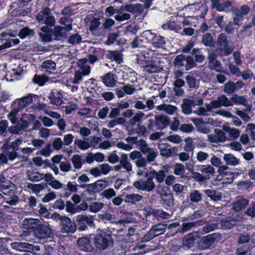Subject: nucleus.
<instances>
[{
  "mask_svg": "<svg viewBox=\"0 0 255 255\" xmlns=\"http://www.w3.org/2000/svg\"><path fill=\"white\" fill-rule=\"evenodd\" d=\"M143 154L145 155V157L143 156L139 150H133L129 154L130 159L134 161L137 168L146 169V167L148 163L155 161L158 155V151L157 149L150 147Z\"/></svg>",
  "mask_w": 255,
  "mask_h": 255,
  "instance_id": "f257e3e1",
  "label": "nucleus"
},
{
  "mask_svg": "<svg viewBox=\"0 0 255 255\" xmlns=\"http://www.w3.org/2000/svg\"><path fill=\"white\" fill-rule=\"evenodd\" d=\"M94 241L95 247L100 251L112 247L114 245L111 235L106 233L96 235Z\"/></svg>",
  "mask_w": 255,
  "mask_h": 255,
  "instance_id": "f03ea898",
  "label": "nucleus"
},
{
  "mask_svg": "<svg viewBox=\"0 0 255 255\" xmlns=\"http://www.w3.org/2000/svg\"><path fill=\"white\" fill-rule=\"evenodd\" d=\"M203 104V99L200 97H190L189 98H184L181 105L182 112L186 115H189L193 113L192 110V107L195 106H200Z\"/></svg>",
  "mask_w": 255,
  "mask_h": 255,
  "instance_id": "7ed1b4c3",
  "label": "nucleus"
},
{
  "mask_svg": "<svg viewBox=\"0 0 255 255\" xmlns=\"http://www.w3.org/2000/svg\"><path fill=\"white\" fill-rule=\"evenodd\" d=\"M36 19L38 23L45 24L49 27L54 26L55 19L50 9L48 7H43L37 14Z\"/></svg>",
  "mask_w": 255,
  "mask_h": 255,
  "instance_id": "20e7f679",
  "label": "nucleus"
},
{
  "mask_svg": "<svg viewBox=\"0 0 255 255\" xmlns=\"http://www.w3.org/2000/svg\"><path fill=\"white\" fill-rule=\"evenodd\" d=\"M221 234L217 233L208 235L202 237L197 243V248L200 251L209 249L211 246L215 242L220 241Z\"/></svg>",
  "mask_w": 255,
  "mask_h": 255,
  "instance_id": "39448f33",
  "label": "nucleus"
},
{
  "mask_svg": "<svg viewBox=\"0 0 255 255\" xmlns=\"http://www.w3.org/2000/svg\"><path fill=\"white\" fill-rule=\"evenodd\" d=\"M20 157L15 150L9 147L8 145L3 144L0 149V161L1 163H7Z\"/></svg>",
  "mask_w": 255,
  "mask_h": 255,
  "instance_id": "423d86ee",
  "label": "nucleus"
},
{
  "mask_svg": "<svg viewBox=\"0 0 255 255\" xmlns=\"http://www.w3.org/2000/svg\"><path fill=\"white\" fill-rule=\"evenodd\" d=\"M75 222L79 231H83L88 229V226L94 227L93 216L86 214H81L76 217Z\"/></svg>",
  "mask_w": 255,
  "mask_h": 255,
  "instance_id": "0eeeda50",
  "label": "nucleus"
},
{
  "mask_svg": "<svg viewBox=\"0 0 255 255\" xmlns=\"http://www.w3.org/2000/svg\"><path fill=\"white\" fill-rule=\"evenodd\" d=\"M167 225L165 224H157L153 225L142 239L143 242H147L156 237L163 234L166 231Z\"/></svg>",
  "mask_w": 255,
  "mask_h": 255,
  "instance_id": "6e6552de",
  "label": "nucleus"
},
{
  "mask_svg": "<svg viewBox=\"0 0 255 255\" xmlns=\"http://www.w3.org/2000/svg\"><path fill=\"white\" fill-rule=\"evenodd\" d=\"M216 43L219 49L223 51L226 55H230L233 51L228 36L225 33H221L218 36Z\"/></svg>",
  "mask_w": 255,
  "mask_h": 255,
  "instance_id": "1a4fd4ad",
  "label": "nucleus"
},
{
  "mask_svg": "<svg viewBox=\"0 0 255 255\" xmlns=\"http://www.w3.org/2000/svg\"><path fill=\"white\" fill-rule=\"evenodd\" d=\"M133 186L138 190L149 192L153 191L156 187V185L151 176L147 178L146 180L140 179L135 181L133 182Z\"/></svg>",
  "mask_w": 255,
  "mask_h": 255,
  "instance_id": "9d476101",
  "label": "nucleus"
},
{
  "mask_svg": "<svg viewBox=\"0 0 255 255\" xmlns=\"http://www.w3.org/2000/svg\"><path fill=\"white\" fill-rule=\"evenodd\" d=\"M157 147L160 155L163 157L168 158L177 155V148L175 147H171L168 143H160Z\"/></svg>",
  "mask_w": 255,
  "mask_h": 255,
  "instance_id": "9b49d317",
  "label": "nucleus"
},
{
  "mask_svg": "<svg viewBox=\"0 0 255 255\" xmlns=\"http://www.w3.org/2000/svg\"><path fill=\"white\" fill-rule=\"evenodd\" d=\"M34 234L37 238L41 240L51 238L53 235V233L48 226L45 225L41 223L35 231Z\"/></svg>",
  "mask_w": 255,
  "mask_h": 255,
  "instance_id": "f8f14e48",
  "label": "nucleus"
},
{
  "mask_svg": "<svg viewBox=\"0 0 255 255\" xmlns=\"http://www.w3.org/2000/svg\"><path fill=\"white\" fill-rule=\"evenodd\" d=\"M72 29V24H67V25L65 26H61L59 25L55 26L53 31L54 39L59 40L62 38L66 37L68 35V32Z\"/></svg>",
  "mask_w": 255,
  "mask_h": 255,
  "instance_id": "ddd939ff",
  "label": "nucleus"
},
{
  "mask_svg": "<svg viewBox=\"0 0 255 255\" xmlns=\"http://www.w3.org/2000/svg\"><path fill=\"white\" fill-rule=\"evenodd\" d=\"M34 96L33 94H29L20 98L16 99L12 103V106H16L18 108L22 110L33 102V98Z\"/></svg>",
  "mask_w": 255,
  "mask_h": 255,
  "instance_id": "4468645a",
  "label": "nucleus"
},
{
  "mask_svg": "<svg viewBox=\"0 0 255 255\" xmlns=\"http://www.w3.org/2000/svg\"><path fill=\"white\" fill-rule=\"evenodd\" d=\"M207 140L211 143L224 142L226 140L225 133L219 128H215L214 133L207 135Z\"/></svg>",
  "mask_w": 255,
  "mask_h": 255,
  "instance_id": "2eb2a0df",
  "label": "nucleus"
},
{
  "mask_svg": "<svg viewBox=\"0 0 255 255\" xmlns=\"http://www.w3.org/2000/svg\"><path fill=\"white\" fill-rule=\"evenodd\" d=\"M60 225L63 233H74L77 229V225L75 223L71 221V219L65 216L63 219Z\"/></svg>",
  "mask_w": 255,
  "mask_h": 255,
  "instance_id": "dca6fc26",
  "label": "nucleus"
},
{
  "mask_svg": "<svg viewBox=\"0 0 255 255\" xmlns=\"http://www.w3.org/2000/svg\"><path fill=\"white\" fill-rule=\"evenodd\" d=\"M199 238L196 232H192L186 235L182 240V244L184 248L189 249L194 246L195 242Z\"/></svg>",
  "mask_w": 255,
  "mask_h": 255,
  "instance_id": "f3484780",
  "label": "nucleus"
},
{
  "mask_svg": "<svg viewBox=\"0 0 255 255\" xmlns=\"http://www.w3.org/2000/svg\"><path fill=\"white\" fill-rule=\"evenodd\" d=\"M102 83L107 87L113 88L114 87L117 82L116 75L108 72L101 77Z\"/></svg>",
  "mask_w": 255,
  "mask_h": 255,
  "instance_id": "a211bd4d",
  "label": "nucleus"
},
{
  "mask_svg": "<svg viewBox=\"0 0 255 255\" xmlns=\"http://www.w3.org/2000/svg\"><path fill=\"white\" fill-rule=\"evenodd\" d=\"M41 223L40 221L37 219L25 218L22 222V226L23 228L32 230L34 233Z\"/></svg>",
  "mask_w": 255,
  "mask_h": 255,
  "instance_id": "6ab92c4d",
  "label": "nucleus"
},
{
  "mask_svg": "<svg viewBox=\"0 0 255 255\" xmlns=\"http://www.w3.org/2000/svg\"><path fill=\"white\" fill-rule=\"evenodd\" d=\"M220 221L215 219L209 220L205 225L200 229L201 231L205 234H207L216 229L220 228Z\"/></svg>",
  "mask_w": 255,
  "mask_h": 255,
  "instance_id": "aec40b11",
  "label": "nucleus"
},
{
  "mask_svg": "<svg viewBox=\"0 0 255 255\" xmlns=\"http://www.w3.org/2000/svg\"><path fill=\"white\" fill-rule=\"evenodd\" d=\"M51 103L56 106H60L63 103V96L61 93L56 89H54L48 96Z\"/></svg>",
  "mask_w": 255,
  "mask_h": 255,
  "instance_id": "412c9836",
  "label": "nucleus"
},
{
  "mask_svg": "<svg viewBox=\"0 0 255 255\" xmlns=\"http://www.w3.org/2000/svg\"><path fill=\"white\" fill-rule=\"evenodd\" d=\"M239 217L236 216V217H230L227 219H223L220 222L221 228L228 230L233 228L239 220Z\"/></svg>",
  "mask_w": 255,
  "mask_h": 255,
  "instance_id": "4be33fe9",
  "label": "nucleus"
},
{
  "mask_svg": "<svg viewBox=\"0 0 255 255\" xmlns=\"http://www.w3.org/2000/svg\"><path fill=\"white\" fill-rule=\"evenodd\" d=\"M157 130L165 128L169 125L170 119L169 117L164 115H159L155 116Z\"/></svg>",
  "mask_w": 255,
  "mask_h": 255,
  "instance_id": "5701e85b",
  "label": "nucleus"
},
{
  "mask_svg": "<svg viewBox=\"0 0 255 255\" xmlns=\"http://www.w3.org/2000/svg\"><path fill=\"white\" fill-rule=\"evenodd\" d=\"M108 185V182L106 180H98L95 183L90 184L88 185V190L92 192L96 193L99 192L104 188H105Z\"/></svg>",
  "mask_w": 255,
  "mask_h": 255,
  "instance_id": "b1692460",
  "label": "nucleus"
},
{
  "mask_svg": "<svg viewBox=\"0 0 255 255\" xmlns=\"http://www.w3.org/2000/svg\"><path fill=\"white\" fill-rule=\"evenodd\" d=\"M143 197L138 194L132 193L126 195L124 201L130 205H136L142 201Z\"/></svg>",
  "mask_w": 255,
  "mask_h": 255,
  "instance_id": "393cba45",
  "label": "nucleus"
},
{
  "mask_svg": "<svg viewBox=\"0 0 255 255\" xmlns=\"http://www.w3.org/2000/svg\"><path fill=\"white\" fill-rule=\"evenodd\" d=\"M28 122L25 120H20L18 121L16 125L9 128L10 132L15 134H19L28 127Z\"/></svg>",
  "mask_w": 255,
  "mask_h": 255,
  "instance_id": "a878e982",
  "label": "nucleus"
},
{
  "mask_svg": "<svg viewBox=\"0 0 255 255\" xmlns=\"http://www.w3.org/2000/svg\"><path fill=\"white\" fill-rule=\"evenodd\" d=\"M10 247L15 251L29 252L31 244L26 242H16L11 243Z\"/></svg>",
  "mask_w": 255,
  "mask_h": 255,
  "instance_id": "bb28decb",
  "label": "nucleus"
},
{
  "mask_svg": "<svg viewBox=\"0 0 255 255\" xmlns=\"http://www.w3.org/2000/svg\"><path fill=\"white\" fill-rule=\"evenodd\" d=\"M203 194L198 190H192L189 193V200L192 204H199L202 201Z\"/></svg>",
  "mask_w": 255,
  "mask_h": 255,
  "instance_id": "cd10ccee",
  "label": "nucleus"
},
{
  "mask_svg": "<svg viewBox=\"0 0 255 255\" xmlns=\"http://www.w3.org/2000/svg\"><path fill=\"white\" fill-rule=\"evenodd\" d=\"M77 245L80 249L85 252H90L92 250V246L90 244V241L88 238L84 237L79 238L77 240Z\"/></svg>",
  "mask_w": 255,
  "mask_h": 255,
  "instance_id": "c85d7f7f",
  "label": "nucleus"
},
{
  "mask_svg": "<svg viewBox=\"0 0 255 255\" xmlns=\"http://www.w3.org/2000/svg\"><path fill=\"white\" fill-rule=\"evenodd\" d=\"M29 180L31 182H38L43 179V173H41L35 169L28 170L26 172Z\"/></svg>",
  "mask_w": 255,
  "mask_h": 255,
  "instance_id": "c756f323",
  "label": "nucleus"
},
{
  "mask_svg": "<svg viewBox=\"0 0 255 255\" xmlns=\"http://www.w3.org/2000/svg\"><path fill=\"white\" fill-rule=\"evenodd\" d=\"M187 169L191 173V177L197 182L201 183H204L206 181L209 179V177H206L204 175L198 172L194 171L193 169L190 167H187Z\"/></svg>",
  "mask_w": 255,
  "mask_h": 255,
  "instance_id": "7c9ffc66",
  "label": "nucleus"
},
{
  "mask_svg": "<svg viewBox=\"0 0 255 255\" xmlns=\"http://www.w3.org/2000/svg\"><path fill=\"white\" fill-rule=\"evenodd\" d=\"M206 195L215 202H218L221 200L222 194L217 190L212 189H205L203 190Z\"/></svg>",
  "mask_w": 255,
  "mask_h": 255,
  "instance_id": "2f4dec72",
  "label": "nucleus"
},
{
  "mask_svg": "<svg viewBox=\"0 0 255 255\" xmlns=\"http://www.w3.org/2000/svg\"><path fill=\"white\" fill-rule=\"evenodd\" d=\"M120 163L122 165V167L125 169L128 173L130 174V172H131L132 170V165L128 160V154H122Z\"/></svg>",
  "mask_w": 255,
  "mask_h": 255,
  "instance_id": "473e14b6",
  "label": "nucleus"
},
{
  "mask_svg": "<svg viewBox=\"0 0 255 255\" xmlns=\"http://www.w3.org/2000/svg\"><path fill=\"white\" fill-rule=\"evenodd\" d=\"M157 110L164 111L166 114L172 115L176 112L177 108L176 106L166 104H162L156 107Z\"/></svg>",
  "mask_w": 255,
  "mask_h": 255,
  "instance_id": "72a5a7b5",
  "label": "nucleus"
},
{
  "mask_svg": "<svg viewBox=\"0 0 255 255\" xmlns=\"http://www.w3.org/2000/svg\"><path fill=\"white\" fill-rule=\"evenodd\" d=\"M87 60L85 58L80 59L76 62V65L80 68L78 71L85 73V74H90L91 67L87 64Z\"/></svg>",
  "mask_w": 255,
  "mask_h": 255,
  "instance_id": "f704fd0d",
  "label": "nucleus"
},
{
  "mask_svg": "<svg viewBox=\"0 0 255 255\" xmlns=\"http://www.w3.org/2000/svg\"><path fill=\"white\" fill-rule=\"evenodd\" d=\"M71 162L75 169H80L82 168V165L85 163V160L79 154H74L71 157Z\"/></svg>",
  "mask_w": 255,
  "mask_h": 255,
  "instance_id": "c9c22d12",
  "label": "nucleus"
},
{
  "mask_svg": "<svg viewBox=\"0 0 255 255\" xmlns=\"http://www.w3.org/2000/svg\"><path fill=\"white\" fill-rule=\"evenodd\" d=\"M198 169L202 173L205 174L206 177L213 175L215 173V168L211 165H201L198 166Z\"/></svg>",
  "mask_w": 255,
  "mask_h": 255,
  "instance_id": "e433bc0d",
  "label": "nucleus"
},
{
  "mask_svg": "<svg viewBox=\"0 0 255 255\" xmlns=\"http://www.w3.org/2000/svg\"><path fill=\"white\" fill-rule=\"evenodd\" d=\"M249 204V201L246 199H240L233 203L232 209L237 212L245 209Z\"/></svg>",
  "mask_w": 255,
  "mask_h": 255,
  "instance_id": "4c0bfd02",
  "label": "nucleus"
},
{
  "mask_svg": "<svg viewBox=\"0 0 255 255\" xmlns=\"http://www.w3.org/2000/svg\"><path fill=\"white\" fill-rule=\"evenodd\" d=\"M231 100L232 101L233 105L234 104L242 105L247 107L249 106L246 96H239L237 94H235L231 97Z\"/></svg>",
  "mask_w": 255,
  "mask_h": 255,
  "instance_id": "58836bf2",
  "label": "nucleus"
},
{
  "mask_svg": "<svg viewBox=\"0 0 255 255\" xmlns=\"http://www.w3.org/2000/svg\"><path fill=\"white\" fill-rule=\"evenodd\" d=\"M107 57L111 60L116 61L118 64H120L123 61V54L119 51H109Z\"/></svg>",
  "mask_w": 255,
  "mask_h": 255,
  "instance_id": "ea45409f",
  "label": "nucleus"
},
{
  "mask_svg": "<svg viewBox=\"0 0 255 255\" xmlns=\"http://www.w3.org/2000/svg\"><path fill=\"white\" fill-rule=\"evenodd\" d=\"M41 67L44 71L49 74L55 70L56 63L52 60H46L43 61Z\"/></svg>",
  "mask_w": 255,
  "mask_h": 255,
  "instance_id": "a19ab883",
  "label": "nucleus"
},
{
  "mask_svg": "<svg viewBox=\"0 0 255 255\" xmlns=\"http://www.w3.org/2000/svg\"><path fill=\"white\" fill-rule=\"evenodd\" d=\"M165 172L166 171L164 169L160 170L158 171L153 170L150 172V174L151 175V177H152V179L155 178L157 182L161 183L164 180Z\"/></svg>",
  "mask_w": 255,
  "mask_h": 255,
  "instance_id": "79ce46f5",
  "label": "nucleus"
},
{
  "mask_svg": "<svg viewBox=\"0 0 255 255\" xmlns=\"http://www.w3.org/2000/svg\"><path fill=\"white\" fill-rule=\"evenodd\" d=\"M202 43L209 47H214L215 46V41L213 35L210 33H206L204 34L202 38Z\"/></svg>",
  "mask_w": 255,
  "mask_h": 255,
  "instance_id": "37998d69",
  "label": "nucleus"
},
{
  "mask_svg": "<svg viewBox=\"0 0 255 255\" xmlns=\"http://www.w3.org/2000/svg\"><path fill=\"white\" fill-rule=\"evenodd\" d=\"M165 43L164 38L160 35H155L151 39V44L156 48H163Z\"/></svg>",
  "mask_w": 255,
  "mask_h": 255,
  "instance_id": "c03bdc74",
  "label": "nucleus"
},
{
  "mask_svg": "<svg viewBox=\"0 0 255 255\" xmlns=\"http://www.w3.org/2000/svg\"><path fill=\"white\" fill-rule=\"evenodd\" d=\"M0 196H1L5 202L10 206H14L19 202L18 197L15 195L14 193L9 194L8 196H4L0 193Z\"/></svg>",
  "mask_w": 255,
  "mask_h": 255,
  "instance_id": "a18cd8bd",
  "label": "nucleus"
},
{
  "mask_svg": "<svg viewBox=\"0 0 255 255\" xmlns=\"http://www.w3.org/2000/svg\"><path fill=\"white\" fill-rule=\"evenodd\" d=\"M10 108L11 110L9 114L7 115V117L12 124H15L17 121L16 116L19 111L21 110L18 108V107L16 106H12V104L10 105Z\"/></svg>",
  "mask_w": 255,
  "mask_h": 255,
  "instance_id": "49530a36",
  "label": "nucleus"
},
{
  "mask_svg": "<svg viewBox=\"0 0 255 255\" xmlns=\"http://www.w3.org/2000/svg\"><path fill=\"white\" fill-rule=\"evenodd\" d=\"M160 197L164 203L168 207H171L174 205V197L172 194L167 193L160 194Z\"/></svg>",
  "mask_w": 255,
  "mask_h": 255,
  "instance_id": "de8ad7c7",
  "label": "nucleus"
},
{
  "mask_svg": "<svg viewBox=\"0 0 255 255\" xmlns=\"http://www.w3.org/2000/svg\"><path fill=\"white\" fill-rule=\"evenodd\" d=\"M231 9L234 14L233 22L234 23L235 25L238 26L241 25L242 24L243 15L239 13V9L236 7H233Z\"/></svg>",
  "mask_w": 255,
  "mask_h": 255,
  "instance_id": "09e8293b",
  "label": "nucleus"
},
{
  "mask_svg": "<svg viewBox=\"0 0 255 255\" xmlns=\"http://www.w3.org/2000/svg\"><path fill=\"white\" fill-rule=\"evenodd\" d=\"M223 158L228 165L234 166L238 165L239 163V160L233 154L230 153L225 154Z\"/></svg>",
  "mask_w": 255,
  "mask_h": 255,
  "instance_id": "8fccbe9b",
  "label": "nucleus"
},
{
  "mask_svg": "<svg viewBox=\"0 0 255 255\" xmlns=\"http://www.w3.org/2000/svg\"><path fill=\"white\" fill-rule=\"evenodd\" d=\"M162 28L164 30H171L178 32L181 27L174 21H169L166 24H163Z\"/></svg>",
  "mask_w": 255,
  "mask_h": 255,
  "instance_id": "3c124183",
  "label": "nucleus"
},
{
  "mask_svg": "<svg viewBox=\"0 0 255 255\" xmlns=\"http://www.w3.org/2000/svg\"><path fill=\"white\" fill-rule=\"evenodd\" d=\"M35 34L34 30L30 29L28 27H25L22 28L19 33V36L22 38H25L26 37L32 36Z\"/></svg>",
  "mask_w": 255,
  "mask_h": 255,
  "instance_id": "603ef678",
  "label": "nucleus"
},
{
  "mask_svg": "<svg viewBox=\"0 0 255 255\" xmlns=\"http://www.w3.org/2000/svg\"><path fill=\"white\" fill-rule=\"evenodd\" d=\"M89 74H85V73L81 71L76 70L74 73V77L71 80L72 83L74 84H79L82 81L84 76H88Z\"/></svg>",
  "mask_w": 255,
  "mask_h": 255,
  "instance_id": "864d4df0",
  "label": "nucleus"
},
{
  "mask_svg": "<svg viewBox=\"0 0 255 255\" xmlns=\"http://www.w3.org/2000/svg\"><path fill=\"white\" fill-rule=\"evenodd\" d=\"M209 157L210 155L208 153L202 150L198 151L196 155V158L197 160L201 163L206 162V161L208 160Z\"/></svg>",
  "mask_w": 255,
  "mask_h": 255,
  "instance_id": "5fc2aeb1",
  "label": "nucleus"
},
{
  "mask_svg": "<svg viewBox=\"0 0 255 255\" xmlns=\"http://www.w3.org/2000/svg\"><path fill=\"white\" fill-rule=\"evenodd\" d=\"M137 147L139 150V151H140L141 154L144 153L150 148L147 141L143 139H139L137 144Z\"/></svg>",
  "mask_w": 255,
  "mask_h": 255,
  "instance_id": "6e6d98bb",
  "label": "nucleus"
},
{
  "mask_svg": "<svg viewBox=\"0 0 255 255\" xmlns=\"http://www.w3.org/2000/svg\"><path fill=\"white\" fill-rule=\"evenodd\" d=\"M135 132L139 135H141L143 136H146L149 134V131L147 128L146 125L138 124L137 127L135 128Z\"/></svg>",
  "mask_w": 255,
  "mask_h": 255,
  "instance_id": "4d7b16f0",
  "label": "nucleus"
},
{
  "mask_svg": "<svg viewBox=\"0 0 255 255\" xmlns=\"http://www.w3.org/2000/svg\"><path fill=\"white\" fill-rule=\"evenodd\" d=\"M144 114L142 112L136 113L134 116L129 120V123L130 126H134L136 123H138L141 121L144 117Z\"/></svg>",
  "mask_w": 255,
  "mask_h": 255,
  "instance_id": "13d9d810",
  "label": "nucleus"
},
{
  "mask_svg": "<svg viewBox=\"0 0 255 255\" xmlns=\"http://www.w3.org/2000/svg\"><path fill=\"white\" fill-rule=\"evenodd\" d=\"M185 79L189 87L195 89L198 87V82L196 78L193 75H188L186 76Z\"/></svg>",
  "mask_w": 255,
  "mask_h": 255,
  "instance_id": "bf43d9fd",
  "label": "nucleus"
},
{
  "mask_svg": "<svg viewBox=\"0 0 255 255\" xmlns=\"http://www.w3.org/2000/svg\"><path fill=\"white\" fill-rule=\"evenodd\" d=\"M219 102L220 103L221 106L225 107H232L233 103L230 99L228 98L225 95H222L218 97Z\"/></svg>",
  "mask_w": 255,
  "mask_h": 255,
  "instance_id": "052dcab7",
  "label": "nucleus"
},
{
  "mask_svg": "<svg viewBox=\"0 0 255 255\" xmlns=\"http://www.w3.org/2000/svg\"><path fill=\"white\" fill-rule=\"evenodd\" d=\"M104 203L101 202H93L89 205V211L94 213L100 211L103 207Z\"/></svg>",
  "mask_w": 255,
  "mask_h": 255,
  "instance_id": "680f3d73",
  "label": "nucleus"
},
{
  "mask_svg": "<svg viewBox=\"0 0 255 255\" xmlns=\"http://www.w3.org/2000/svg\"><path fill=\"white\" fill-rule=\"evenodd\" d=\"M224 92L227 94H232L237 92L234 86V82L231 81L227 82L224 85Z\"/></svg>",
  "mask_w": 255,
  "mask_h": 255,
  "instance_id": "e2e57ef3",
  "label": "nucleus"
},
{
  "mask_svg": "<svg viewBox=\"0 0 255 255\" xmlns=\"http://www.w3.org/2000/svg\"><path fill=\"white\" fill-rule=\"evenodd\" d=\"M224 129L228 132L229 135L233 139H237L240 136V131L237 128H230V127H227L226 128H225Z\"/></svg>",
  "mask_w": 255,
  "mask_h": 255,
  "instance_id": "0e129e2a",
  "label": "nucleus"
},
{
  "mask_svg": "<svg viewBox=\"0 0 255 255\" xmlns=\"http://www.w3.org/2000/svg\"><path fill=\"white\" fill-rule=\"evenodd\" d=\"M185 62V55L184 54H181L177 55L173 62L174 65L178 68H181L185 66V64L184 63Z\"/></svg>",
  "mask_w": 255,
  "mask_h": 255,
  "instance_id": "69168bd1",
  "label": "nucleus"
},
{
  "mask_svg": "<svg viewBox=\"0 0 255 255\" xmlns=\"http://www.w3.org/2000/svg\"><path fill=\"white\" fill-rule=\"evenodd\" d=\"M48 77L45 75H35L33 79V82L38 84L39 86H42L48 81Z\"/></svg>",
  "mask_w": 255,
  "mask_h": 255,
  "instance_id": "338daca9",
  "label": "nucleus"
},
{
  "mask_svg": "<svg viewBox=\"0 0 255 255\" xmlns=\"http://www.w3.org/2000/svg\"><path fill=\"white\" fill-rule=\"evenodd\" d=\"M29 253H33L35 255H47L45 253H44V249H41L39 246H34L31 244V247L29 248Z\"/></svg>",
  "mask_w": 255,
  "mask_h": 255,
  "instance_id": "774afa93",
  "label": "nucleus"
}]
</instances>
